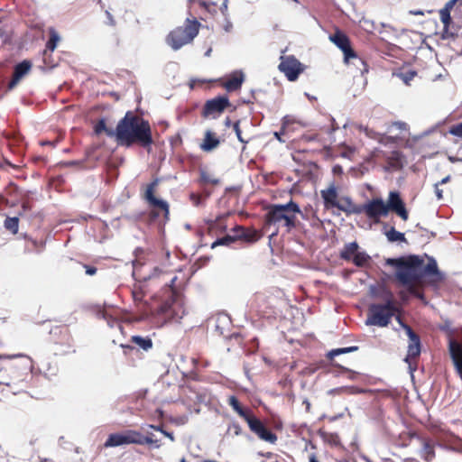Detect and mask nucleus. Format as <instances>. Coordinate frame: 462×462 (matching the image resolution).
<instances>
[{
    "instance_id": "obj_23",
    "label": "nucleus",
    "mask_w": 462,
    "mask_h": 462,
    "mask_svg": "<svg viewBox=\"0 0 462 462\" xmlns=\"http://www.w3.org/2000/svg\"><path fill=\"white\" fill-rule=\"evenodd\" d=\"M219 139L216 137L211 131H207L203 143L200 148L205 152H210L217 148L219 144Z\"/></svg>"
},
{
    "instance_id": "obj_6",
    "label": "nucleus",
    "mask_w": 462,
    "mask_h": 462,
    "mask_svg": "<svg viewBox=\"0 0 462 462\" xmlns=\"http://www.w3.org/2000/svg\"><path fill=\"white\" fill-rule=\"evenodd\" d=\"M233 235H226L223 237L217 238L216 241H214L211 245L212 248H215L218 245H229L237 239H244L245 241L249 242H254L257 241L260 238V235L257 231H249L245 229L241 226H236L233 229Z\"/></svg>"
},
{
    "instance_id": "obj_28",
    "label": "nucleus",
    "mask_w": 462,
    "mask_h": 462,
    "mask_svg": "<svg viewBox=\"0 0 462 462\" xmlns=\"http://www.w3.org/2000/svg\"><path fill=\"white\" fill-rule=\"evenodd\" d=\"M131 341L144 351H148L152 347V341L148 337H143L142 336L135 335L132 337Z\"/></svg>"
},
{
    "instance_id": "obj_46",
    "label": "nucleus",
    "mask_w": 462,
    "mask_h": 462,
    "mask_svg": "<svg viewBox=\"0 0 462 462\" xmlns=\"http://www.w3.org/2000/svg\"><path fill=\"white\" fill-rule=\"evenodd\" d=\"M225 25H224V30L226 32H229L232 28H233V24L232 23L230 22V20L228 19V16L227 17H225Z\"/></svg>"
},
{
    "instance_id": "obj_3",
    "label": "nucleus",
    "mask_w": 462,
    "mask_h": 462,
    "mask_svg": "<svg viewBox=\"0 0 462 462\" xmlns=\"http://www.w3.org/2000/svg\"><path fill=\"white\" fill-rule=\"evenodd\" d=\"M384 303H374L369 306L367 325L386 327L391 322L392 318L399 311L396 306L393 294L391 291L383 292Z\"/></svg>"
},
{
    "instance_id": "obj_22",
    "label": "nucleus",
    "mask_w": 462,
    "mask_h": 462,
    "mask_svg": "<svg viewBox=\"0 0 462 462\" xmlns=\"http://www.w3.org/2000/svg\"><path fill=\"white\" fill-rule=\"evenodd\" d=\"M409 132V125L405 122L402 121H394L391 122L387 125L386 127V135H394V134H400L402 136V141L404 138V134Z\"/></svg>"
},
{
    "instance_id": "obj_33",
    "label": "nucleus",
    "mask_w": 462,
    "mask_h": 462,
    "mask_svg": "<svg viewBox=\"0 0 462 462\" xmlns=\"http://www.w3.org/2000/svg\"><path fill=\"white\" fill-rule=\"evenodd\" d=\"M12 379L13 381L0 382V385H5L12 388L13 394L16 395L22 391V388H20L19 385L23 383L24 378L14 380L15 376L14 375L12 376Z\"/></svg>"
},
{
    "instance_id": "obj_60",
    "label": "nucleus",
    "mask_w": 462,
    "mask_h": 462,
    "mask_svg": "<svg viewBox=\"0 0 462 462\" xmlns=\"http://www.w3.org/2000/svg\"><path fill=\"white\" fill-rule=\"evenodd\" d=\"M450 177L449 176H447L446 178L442 179L441 181L439 182L440 184H444V183H447L448 180H449Z\"/></svg>"
},
{
    "instance_id": "obj_9",
    "label": "nucleus",
    "mask_w": 462,
    "mask_h": 462,
    "mask_svg": "<svg viewBox=\"0 0 462 462\" xmlns=\"http://www.w3.org/2000/svg\"><path fill=\"white\" fill-rule=\"evenodd\" d=\"M362 213H365V216L374 223H379L382 217L388 215L385 202L382 198L372 199L361 205V214Z\"/></svg>"
},
{
    "instance_id": "obj_54",
    "label": "nucleus",
    "mask_w": 462,
    "mask_h": 462,
    "mask_svg": "<svg viewBox=\"0 0 462 462\" xmlns=\"http://www.w3.org/2000/svg\"><path fill=\"white\" fill-rule=\"evenodd\" d=\"M149 427L153 429V430H155L161 431L162 433V431H164V430L161 426L149 425Z\"/></svg>"
},
{
    "instance_id": "obj_38",
    "label": "nucleus",
    "mask_w": 462,
    "mask_h": 462,
    "mask_svg": "<svg viewBox=\"0 0 462 462\" xmlns=\"http://www.w3.org/2000/svg\"><path fill=\"white\" fill-rule=\"evenodd\" d=\"M417 73L414 70H408L406 72H401L397 74V76L407 85L414 79Z\"/></svg>"
},
{
    "instance_id": "obj_8",
    "label": "nucleus",
    "mask_w": 462,
    "mask_h": 462,
    "mask_svg": "<svg viewBox=\"0 0 462 462\" xmlns=\"http://www.w3.org/2000/svg\"><path fill=\"white\" fill-rule=\"evenodd\" d=\"M266 224L280 226L289 230V202L282 205H272L265 216Z\"/></svg>"
},
{
    "instance_id": "obj_43",
    "label": "nucleus",
    "mask_w": 462,
    "mask_h": 462,
    "mask_svg": "<svg viewBox=\"0 0 462 462\" xmlns=\"http://www.w3.org/2000/svg\"><path fill=\"white\" fill-rule=\"evenodd\" d=\"M227 9H228V0H224L220 5V12L222 13V14L225 17L228 16Z\"/></svg>"
},
{
    "instance_id": "obj_12",
    "label": "nucleus",
    "mask_w": 462,
    "mask_h": 462,
    "mask_svg": "<svg viewBox=\"0 0 462 462\" xmlns=\"http://www.w3.org/2000/svg\"><path fill=\"white\" fill-rule=\"evenodd\" d=\"M385 206L388 213L390 211L394 212L402 220H408L409 212L398 191H390L387 202H385Z\"/></svg>"
},
{
    "instance_id": "obj_36",
    "label": "nucleus",
    "mask_w": 462,
    "mask_h": 462,
    "mask_svg": "<svg viewBox=\"0 0 462 462\" xmlns=\"http://www.w3.org/2000/svg\"><path fill=\"white\" fill-rule=\"evenodd\" d=\"M288 48L286 47L282 51V55L280 57L281 63L279 64L278 69L281 72L284 73L285 77L289 79V57L284 56Z\"/></svg>"
},
{
    "instance_id": "obj_57",
    "label": "nucleus",
    "mask_w": 462,
    "mask_h": 462,
    "mask_svg": "<svg viewBox=\"0 0 462 462\" xmlns=\"http://www.w3.org/2000/svg\"><path fill=\"white\" fill-rule=\"evenodd\" d=\"M231 124H232V122H231L230 118L226 117V120H225V125L226 127H229L231 125Z\"/></svg>"
},
{
    "instance_id": "obj_14",
    "label": "nucleus",
    "mask_w": 462,
    "mask_h": 462,
    "mask_svg": "<svg viewBox=\"0 0 462 462\" xmlns=\"http://www.w3.org/2000/svg\"><path fill=\"white\" fill-rule=\"evenodd\" d=\"M158 182H159V180H158V179H156L148 185V187L146 189V192H145V199L149 202V204L152 205V207L161 208L164 213L165 218H168V216H169L168 202L166 200L157 199L153 195V189L157 186Z\"/></svg>"
},
{
    "instance_id": "obj_15",
    "label": "nucleus",
    "mask_w": 462,
    "mask_h": 462,
    "mask_svg": "<svg viewBox=\"0 0 462 462\" xmlns=\"http://www.w3.org/2000/svg\"><path fill=\"white\" fill-rule=\"evenodd\" d=\"M410 439L416 438L421 444V449L420 452V457L427 462H430L435 457V445L431 439L427 438H421L416 433H409Z\"/></svg>"
},
{
    "instance_id": "obj_44",
    "label": "nucleus",
    "mask_w": 462,
    "mask_h": 462,
    "mask_svg": "<svg viewBox=\"0 0 462 462\" xmlns=\"http://www.w3.org/2000/svg\"><path fill=\"white\" fill-rule=\"evenodd\" d=\"M201 177H202V180L205 181V182H210L212 184H217L218 183V180L217 179H212L210 178L207 173L205 172H202L201 174Z\"/></svg>"
},
{
    "instance_id": "obj_5",
    "label": "nucleus",
    "mask_w": 462,
    "mask_h": 462,
    "mask_svg": "<svg viewBox=\"0 0 462 462\" xmlns=\"http://www.w3.org/2000/svg\"><path fill=\"white\" fill-rule=\"evenodd\" d=\"M329 40L342 51L344 54V62L346 64L354 63L355 60L359 61L364 69L361 72H367V64L358 56L356 51L352 48L349 37L340 30H336L333 34L329 35Z\"/></svg>"
},
{
    "instance_id": "obj_55",
    "label": "nucleus",
    "mask_w": 462,
    "mask_h": 462,
    "mask_svg": "<svg viewBox=\"0 0 462 462\" xmlns=\"http://www.w3.org/2000/svg\"><path fill=\"white\" fill-rule=\"evenodd\" d=\"M184 315H186V310H182L181 315H179L178 313H176V317H173V318L174 319H181Z\"/></svg>"
},
{
    "instance_id": "obj_18",
    "label": "nucleus",
    "mask_w": 462,
    "mask_h": 462,
    "mask_svg": "<svg viewBox=\"0 0 462 462\" xmlns=\"http://www.w3.org/2000/svg\"><path fill=\"white\" fill-rule=\"evenodd\" d=\"M320 195L326 209H330L338 206L340 199H338V193L335 184H331L328 189H322L320 191Z\"/></svg>"
},
{
    "instance_id": "obj_16",
    "label": "nucleus",
    "mask_w": 462,
    "mask_h": 462,
    "mask_svg": "<svg viewBox=\"0 0 462 462\" xmlns=\"http://www.w3.org/2000/svg\"><path fill=\"white\" fill-rule=\"evenodd\" d=\"M448 349L455 369L462 379V345L454 339H450Z\"/></svg>"
},
{
    "instance_id": "obj_32",
    "label": "nucleus",
    "mask_w": 462,
    "mask_h": 462,
    "mask_svg": "<svg viewBox=\"0 0 462 462\" xmlns=\"http://www.w3.org/2000/svg\"><path fill=\"white\" fill-rule=\"evenodd\" d=\"M49 32L50 39L46 42V50L53 51L56 49L57 43L60 40V37L54 28H50Z\"/></svg>"
},
{
    "instance_id": "obj_41",
    "label": "nucleus",
    "mask_w": 462,
    "mask_h": 462,
    "mask_svg": "<svg viewBox=\"0 0 462 462\" xmlns=\"http://www.w3.org/2000/svg\"><path fill=\"white\" fill-rule=\"evenodd\" d=\"M449 133L455 136L462 138V122L453 125L450 128Z\"/></svg>"
},
{
    "instance_id": "obj_51",
    "label": "nucleus",
    "mask_w": 462,
    "mask_h": 462,
    "mask_svg": "<svg viewBox=\"0 0 462 462\" xmlns=\"http://www.w3.org/2000/svg\"><path fill=\"white\" fill-rule=\"evenodd\" d=\"M67 166L72 167V166H78L81 164L80 161H69L65 163Z\"/></svg>"
},
{
    "instance_id": "obj_7",
    "label": "nucleus",
    "mask_w": 462,
    "mask_h": 462,
    "mask_svg": "<svg viewBox=\"0 0 462 462\" xmlns=\"http://www.w3.org/2000/svg\"><path fill=\"white\" fill-rule=\"evenodd\" d=\"M397 320L402 326V328L405 330L408 337V350L407 356L405 357V362H407L410 365L412 363H416L419 358L421 351V343L420 336L413 331V329L407 324L403 323L400 317H397Z\"/></svg>"
},
{
    "instance_id": "obj_52",
    "label": "nucleus",
    "mask_w": 462,
    "mask_h": 462,
    "mask_svg": "<svg viewBox=\"0 0 462 462\" xmlns=\"http://www.w3.org/2000/svg\"><path fill=\"white\" fill-rule=\"evenodd\" d=\"M436 195L439 199H442V189H439V184H436Z\"/></svg>"
},
{
    "instance_id": "obj_56",
    "label": "nucleus",
    "mask_w": 462,
    "mask_h": 462,
    "mask_svg": "<svg viewBox=\"0 0 462 462\" xmlns=\"http://www.w3.org/2000/svg\"><path fill=\"white\" fill-rule=\"evenodd\" d=\"M282 120H283L282 128H284L286 126V125L289 123V116L288 115L284 116Z\"/></svg>"
},
{
    "instance_id": "obj_31",
    "label": "nucleus",
    "mask_w": 462,
    "mask_h": 462,
    "mask_svg": "<svg viewBox=\"0 0 462 462\" xmlns=\"http://www.w3.org/2000/svg\"><path fill=\"white\" fill-rule=\"evenodd\" d=\"M384 235L391 243L406 242L404 234L397 231L393 226L384 231Z\"/></svg>"
},
{
    "instance_id": "obj_47",
    "label": "nucleus",
    "mask_w": 462,
    "mask_h": 462,
    "mask_svg": "<svg viewBox=\"0 0 462 462\" xmlns=\"http://www.w3.org/2000/svg\"><path fill=\"white\" fill-rule=\"evenodd\" d=\"M84 267L88 275H94L97 273V268L94 266L84 265Z\"/></svg>"
},
{
    "instance_id": "obj_37",
    "label": "nucleus",
    "mask_w": 462,
    "mask_h": 462,
    "mask_svg": "<svg viewBox=\"0 0 462 462\" xmlns=\"http://www.w3.org/2000/svg\"><path fill=\"white\" fill-rule=\"evenodd\" d=\"M351 260L355 265L363 267L368 263L370 256L364 252H357Z\"/></svg>"
},
{
    "instance_id": "obj_63",
    "label": "nucleus",
    "mask_w": 462,
    "mask_h": 462,
    "mask_svg": "<svg viewBox=\"0 0 462 462\" xmlns=\"http://www.w3.org/2000/svg\"><path fill=\"white\" fill-rule=\"evenodd\" d=\"M276 236V233L275 232H273L270 236H269V240L270 242L272 241L273 237Z\"/></svg>"
},
{
    "instance_id": "obj_59",
    "label": "nucleus",
    "mask_w": 462,
    "mask_h": 462,
    "mask_svg": "<svg viewBox=\"0 0 462 462\" xmlns=\"http://www.w3.org/2000/svg\"><path fill=\"white\" fill-rule=\"evenodd\" d=\"M310 462H319L315 455L310 457Z\"/></svg>"
},
{
    "instance_id": "obj_62",
    "label": "nucleus",
    "mask_w": 462,
    "mask_h": 462,
    "mask_svg": "<svg viewBox=\"0 0 462 462\" xmlns=\"http://www.w3.org/2000/svg\"><path fill=\"white\" fill-rule=\"evenodd\" d=\"M404 462H418V460H416L414 458H408Z\"/></svg>"
},
{
    "instance_id": "obj_24",
    "label": "nucleus",
    "mask_w": 462,
    "mask_h": 462,
    "mask_svg": "<svg viewBox=\"0 0 462 462\" xmlns=\"http://www.w3.org/2000/svg\"><path fill=\"white\" fill-rule=\"evenodd\" d=\"M319 435L323 439L324 442L329 444L333 447H339L341 445L340 438L336 432H329L325 430L320 429L319 430Z\"/></svg>"
},
{
    "instance_id": "obj_61",
    "label": "nucleus",
    "mask_w": 462,
    "mask_h": 462,
    "mask_svg": "<svg viewBox=\"0 0 462 462\" xmlns=\"http://www.w3.org/2000/svg\"><path fill=\"white\" fill-rule=\"evenodd\" d=\"M281 134H282V133H279V132H275V133H274L275 137H276L279 141H281V142H282Z\"/></svg>"
},
{
    "instance_id": "obj_19",
    "label": "nucleus",
    "mask_w": 462,
    "mask_h": 462,
    "mask_svg": "<svg viewBox=\"0 0 462 462\" xmlns=\"http://www.w3.org/2000/svg\"><path fill=\"white\" fill-rule=\"evenodd\" d=\"M385 171H400L403 167V155L400 151H393L385 159Z\"/></svg>"
},
{
    "instance_id": "obj_10",
    "label": "nucleus",
    "mask_w": 462,
    "mask_h": 462,
    "mask_svg": "<svg viewBox=\"0 0 462 462\" xmlns=\"http://www.w3.org/2000/svg\"><path fill=\"white\" fill-rule=\"evenodd\" d=\"M229 105L230 102L226 96H218L206 102L203 107L202 116L204 117L212 116L213 118H216Z\"/></svg>"
},
{
    "instance_id": "obj_64",
    "label": "nucleus",
    "mask_w": 462,
    "mask_h": 462,
    "mask_svg": "<svg viewBox=\"0 0 462 462\" xmlns=\"http://www.w3.org/2000/svg\"><path fill=\"white\" fill-rule=\"evenodd\" d=\"M142 252H143V249L140 247L136 248L134 251L135 254H137L138 253H142Z\"/></svg>"
},
{
    "instance_id": "obj_34",
    "label": "nucleus",
    "mask_w": 462,
    "mask_h": 462,
    "mask_svg": "<svg viewBox=\"0 0 462 462\" xmlns=\"http://www.w3.org/2000/svg\"><path fill=\"white\" fill-rule=\"evenodd\" d=\"M4 226L12 234H17L19 228V218L17 217H6Z\"/></svg>"
},
{
    "instance_id": "obj_45",
    "label": "nucleus",
    "mask_w": 462,
    "mask_h": 462,
    "mask_svg": "<svg viewBox=\"0 0 462 462\" xmlns=\"http://www.w3.org/2000/svg\"><path fill=\"white\" fill-rule=\"evenodd\" d=\"M72 341H73L72 339H70V338L69 339V341H68V347H67V349L63 350L64 354H69V353H74L75 352Z\"/></svg>"
},
{
    "instance_id": "obj_27",
    "label": "nucleus",
    "mask_w": 462,
    "mask_h": 462,
    "mask_svg": "<svg viewBox=\"0 0 462 462\" xmlns=\"http://www.w3.org/2000/svg\"><path fill=\"white\" fill-rule=\"evenodd\" d=\"M358 245L356 242H352L345 245L340 253V258L346 261H350L357 253Z\"/></svg>"
},
{
    "instance_id": "obj_20",
    "label": "nucleus",
    "mask_w": 462,
    "mask_h": 462,
    "mask_svg": "<svg viewBox=\"0 0 462 462\" xmlns=\"http://www.w3.org/2000/svg\"><path fill=\"white\" fill-rule=\"evenodd\" d=\"M337 208L349 216L361 214V205L355 204L349 197L341 198Z\"/></svg>"
},
{
    "instance_id": "obj_1",
    "label": "nucleus",
    "mask_w": 462,
    "mask_h": 462,
    "mask_svg": "<svg viewBox=\"0 0 462 462\" xmlns=\"http://www.w3.org/2000/svg\"><path fill=\"white\" fill-rule=\"evenodd\" d=\"M386 263L395 267L394 279L413 297L427 303L424 288L427 285L437 287L442 281L443 275L438 268L434 258L430 257L427 264L420 255L388 258Z\"/></svg>"
},
{
    "instance_id": "obj_39",
    "label": "nucleus",
    "mask_w": 462,
    "mask_h": 462,
    "mask_svg": "<svg viewBox=\"0 0 462 462\" xmlns=\"http://www.w3.org/2000/svg\"><path fill=\"white\" fill-rule=\"evenodd\" d=\"M153 436L154 435L152 433H151L147 436L143 435L142 445H145V444L153 445L154 448H160L161 445L159 444L158 439H155L153 438Z\"/></svg>"
},
{
    "instance_id": "obj_53",
    "label": "nucleus",
    "mask_w": 462,
    "mask_h": 462,
    "mask_svg": "<svg viewBox=\"0 0 462 462\" xmlns=\"http://www.w3.org/2000/svg\"><path fill=\"white\" fill-rule=\"evenodd\" d=\"M162 434L164 436H166L167 438H169L171 441L174 440V437H173V434L171 432L164 430V431H162Z\"/></svg>"
},
{
    "instance_id": "obj_35",
    "label": "nucleus",
    "mask_w": 462,
    "mask_h": 462,
    "mask_svg": "<svg viewBox=\"0 0 462 462\" xmlns=\"http://www.w3.org/2000/svg\"><path fill=\"white\" fill-rule=\"evenodd\" d=\"M358 350V346H348V347H343V348H336V349H332L331 351H329L327 355V357L330 360V361H333L334 357L336 356H339L341 354H346V353H350V352H354V351H356Z\"/></svg>"
},
{
    "instance_id": "obj_11",
    "label": "nucleus",
    "mask_w": 462,
    "mask_h": 462,
    "mask_svg": "<svg viewBox=\"0 0 462 462\" xmlns=\"http://www.w3.org/2000/svg\"><path fill=\"white\" fill-rule=\"evenodd\" d=\"M250 428V430L255 433L261 439L267 441L269 443H274L277 439V437L274 433H273L264 423L259 420L254 415H251L245 420Z\"/></svg>"
},
{
    "instance_id": "obj_58",
    "label": "nucleus",
    "mask_w": 462,
    "mask_h": 462,
    "mask_svg": "<svg viewBox=\"0 0 462 462\" xmlns=\"http://www.w3.org/2000/svg\"><path fill=\"white\" fill-rule=\"evenodd\" d=\"M335 366H337L339 367L340 369H342L343 371H346V372H351L349 369L340 365H337V364H334Z\"/></svg>"
},
{
    "instance_id": "obj_30",
    "label": "nucleus",
    "mask_w": 462,
    "mask_h": 462,
    "mask_svg": "<svg viewBox=\"0 0 462 462\" xmlns=\"http://www.w3.org/2000/svg\"><path fill=\"white\" fill-rule=\"evenodd\" d=\"M125 445L137 444L142 445L143 434L136 430L125 431Z\"/></svg>"
},
{
    "instance_id": "obj_48",
    "label": "nucleus",
    "mask_w": 462,
    "mask_h": 462,
    "mask_svg": "<svg viewBox=\"0 0 462 462\" xmlns=\"http://www.w3.org/2000/svg\"><path fill=\"white\" fill-rule=\"evenodd\" d=\"M293 212V213H300V208H299V206L293 202L292 200H291V213Z\"/></svg>"
},
{
    "instance_id": "obj_17",
    "label": "nucleus",
    "mask_w": 462,
    "mask_h": 462,
    "mask_svg": "<svg viewBox=\"0 0 462 462\" xmlns=\"http://www.w3.org/2000/svg\"><path fill=\"white\" fill-rule=\"evenodd\" d=\"M32 68L31 61L24 60L17 63L14 68L13 78L8 83V89H13L21 80V79L26 75Z\"/></svg>"
},
{
    "instance_id": "obj_42",
    "label": "nucleus",
    "mask_w": 462,
    "mask_h": 462,
    "mask_svg": "<svg viewBox=\"0 0 462 462\" xmlns=\"http://www.w3.org/2000/svg\"><path fill=\"white\" fill-rule=\"evenodd\" d=\"M106 24H108L109 26H116V20L114 18V16L112 15V14L106 10Z\"/></svg>"
},
{
    "instance_id": "obj_50",
    "label": "nucleus",
    "mask_w": 462,
    "mask_h": 462,
    "mask_svg": "<svg viewBox=\"0 0 462 462\" xmlns=\"http://www.w3.org/2000/svg\"><path fill=\"white\" fill-rule=\"evenodd\" d=\"M232 428L234 429V431H235L236 435L241 434L242 429H241V427L238 424L233 423L232 424Z\"/></svg>"
},
{
    "instance_id": "obj_26",
    "label": "nucleus",
    "mask_w": 462,
    "mask_h": 462,
    "mask_svg": "<svg viewBox=\"0 0 462 462\" xmlns=\"http://www.w3.org/2000/svg\"><path fill=\"white\" fill-rule=\"evenodd\" d=\"M307 67L291 55V81H295Z\"/></svg>"
},
{
    "instance_id": "obj_49",
    "label": "nucleus",
    "mask_w": 462,
    "mask_h": 462,
    "mask_svg": "<svg viewBox=\"0 0 462 462\" xmlns=\"http://www.w3.org/2000/svg\"><path fill=\"white\" fill-rule=\"evenodd\" d=\"M121 347L124 349V353L126 355L128 351L134 350V346L130 345L121 344Z\"/></svg>"
},
{
    "instance_id": "obj_2",
    "label": "nucleus",
    "mask_w": 462,
    "mask_h": 462,
    "mask_svg": "<svg viewBox=\"0 0 462 462\" xmlns=\"http://www.w3.org/2000/svg\"><path fill=\"white\" fill-rule=\"evenodd\" d=\"M94 132L97 135L105 133L107 137L115 138L118 144L125 147L138 143L146 148L153 143L149 122L132 111L125 113L117 123L116 129L107 127L106 118H100L94 126Z\"/></svg>"
},
{
    "instance_id": "obj_21",
    "label": "nucleus",
    "mask_w": 462,
    "mask_h": 462,
    "mask_svg": "<svg viewBox=\"0 0 462 462\" xmlns=\"http://www.w3.org/2000/svg\"><path fill=\"white\" fill-rule=\"evenodd\" d=\"M245 81V74L242 70L234 71L230 78L225 82V88L231 92L239 89Z\"/></svg>"
},
{
    "instance_id": "obj_25",
    "label": "nucleus",
    "mask_w": 462,
    "mask_h": 462,
    "mask_svg": "<svg viewBox=\"0 0 462 462\" xmlns=\"http://www.w3.org/2000/svg\"><path fill=\"white\" fill-rule=\"evenodd\" d=\"M125 445V432L122 433H113L108 436L106 439L104 447L105 448H113Z\"/></svg>"
},
{
    "instance_id": "obj_13",
    "label": "nucleus",
    "mask_w": 462,
    "mask_h": 462,
    "mask_svg": "<svg viewBox=\"0 0 462 462\" xmlns=\"http://www.w3.org/2000/svg\"><path fill=\"white\" fill-rule=\"evenodd\" d=\"M356 128L359 132L364 133L367 137L374 139L382 144L396 143L402 139L400 134L386 135L385 134L378 133L374 129L363 125H356Z\"/></svg>"
},
{
    "instance_id": "obj_29",
    "label": "nucleus",
    "mask_w": 462,
    "mask_h": 462,
    "mask_svg": "<svg viewBox=\"0 0 462 462\" xmlns=\"http://www.w3.org/2000/svg\"><path fill=\"white\" fill-rule=\"evenodd\" d=\"M229 404L245 420L252 415L251 411L243 409L238 399L234 395L229 397Z\"/></svg>"
},
{
    "instance_id": "obj_4",
    "label": "nucleus",
    "mask_w": 462,
    "mask_h": 462,
    "mask_svg": "<svg viewBox=\"0 0 462 462\" xmlns=\"http://www.w3.org/2000/svg\"><path fill=\"white\" fill-rule=\"evenodd\" d=\"M187 23L185 26L177 27L170 32L166 37L167 44L173 51H178L191 42L199 33L200 23L197 20L187 19Z\"/></svg>"
},
{
    "instance_id": "obj_40",
    "label": "nucleus",
    "mask_w": 462,
    "mask_h": 462,
    "mask_svg": "<svg viewBox=\"0 0 462 462\" xmlns=\"http://www.w3.org/2000/svg\"><path fill=\"white\" fill-rule=\"evenodd\" d=\"M233 129L236 133V135L237 137V139L239 140L240 143H247L248 141L247 140H245L242 136V132L240 130V127H239V121H236V123L233 124Z\"/></svg>"
}]
</instances>
